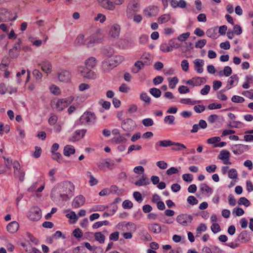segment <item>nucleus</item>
Returning <instances> with one entry per match:
<instances>
[{
  "mask_svg": "<svg viewBox=\"0 0 253 253\" xmlns=\"http://www.w3.org/2000/svg\"><path fill=\"white\" fill-rule=\"evenodd\" d=\"M145 64L148 65L149 64H150V63H145L143 62L142 61H136L134 65V67L132 68L131 71L133 73H138L141 69L144 68Z\"/></svg>",
  "mask_w": 253,
  "mask_h": 253,
  "instance_id": "5701e85b",
  "label": "nucleus"
},
{
  "mask_svg": "<svg viewBox=\"0 0 253 253\" xmlns=\"http://www.w3.org/2000/svg\"><path fill=\"white\" fill-rule=\"evenodd\" d=\"M74 189L75 187L72 183L69 181H65L61 183L59 192L70 194L74 191Z\"/></svg>",
  "mask_w": 253,
  "mask_h": 253,
  "instance_id": "6e6552de",
  "label": "nucleus"
},
{
  "mask_svg": "<svg viewBox=\"0 0 253 253\" xmlns=\"http://www.w3.org/2000/svg\"><path fill=\"white\" fill-rule=\"evenodd\" d=\"M178 90L179 93L181 94L186 93L190 91L189 88L184 85L180 86L178 87Z\"/></svg>",
  "mask_w": 253,
  "mask_h": 253,
  "instance_id": "e2e57ef3",
  "label": "nucleus"
},
{
  "mask_svg": "<svg viewBox=\"0 0 253 253\" xmlns=\"http://www.w3.org/2000/svg\"><path fill=\"white\" fill-rule=\"evenodd\" d=\"M115 67V63L110 61V58L102 62V68L104 72H108Z\"/></svg>",
  "mask_w": 253,
  "mask_h": 253,
  "instance_id": "f3484780",
  "label": "nucleus"
},
{
  "mask_svg": "<svg viewBox=\"0 0 253 253\" xmlns=\"http://www.w3.org/2000/svg\"><path fill=\"white\" fill-rule=\"evenodd\" d=\"M19 228V224L16 221H12L9 223L7 226V231L11 233H14L16 232Z\"/></svg>",
  "mask_w": 253,
  "mask_h": 253,
  "instance_id": "b1692460",
  "label": "nucleus"
},
{
  "mask_svg": "<svg viewBox=\"0 0 253 253\" xmlns=\"http://www.w3.org/2000/svg\"><path fill=\"white\" fill-rule=\"evenodd\" d=\"M230 154L229 151L226 150H222L220 151L218 156L219 159L223 160L224 159H229Z\"/></svg>",
  "mask_w": 253,
  "mask_h": 253,
  "instance_id": "c756f323",
  "label": "nucleus"
},
{
  "mask_svg": "<svg viewBox=\"0 0 253 253\" xmlns=\"http://www.w3.org/2000/svg\"><path fill=\"white\" fill-rule=\"evenodd\" d=\"M187 202H188L189 204L192 205H196L198 203V200L194 196H190L188 197V198H187Z\"/></svg>",
  "mask_w": 253,
  "mask_h": 253,
  "instance_id": "6e6d98bb",
  "label": "nucleus"
},
{
  "mask_svg": "<svg viewBox=\"0 0 253 253\" xmlns=\"http://www.w3.org/2000/svg\"><path fill=\"white\" fill-rule=\"evenodd\" d=\"M120 32V26L119 25L116 24L111 27L109 31V35L111 38L116 39L119 37Z\"/></svg>",
  "mask_w": 253,
  "mask_h": 253,
  "instance_id": "ddd939ff",
  "label": "nucleus"
},
{
  "mask_svg": "<svg viewBox=\"0 0 253 253\" xmlns=\"http://www.w3.org/2000/svg\"><path fill=\"white\" fill-rule=\"evenodd\" d=\"M220 140V138L219 137H213L210 138L207 140V142L209 144H216V142H219Z\"/></svg>",
  "mask_w": 253,
  "mask_h": 253,
  "instance_id": "69168bd1",
  "label": "nucleus"
},
{
  "mask_svg": "<svg viewBox=\"0 0 253 253\" xmlns=\"http://www.w3.org/2000/svg\"><path fill=\"white\" fill-rule=\"evenodd\" d=\"M133 207V203L129 200H126L123 203V207L124 209H130Z\"/></svg>",
  "mask_w": 253,
  "mask_h": 253,
  "instance_id": "de8ad7c7",
  "label": "nucleus"
},
{
  "mask_svg": "<svg viewBox=\"0 0 253 253\" xmlns=\"http://www.w3.org/2000/svg\"><path fill=\"white\" fill-rule=\"evenodd\" d=\"M106 20V16L101 14L99 13L97 16L94 18L95 21H99L101 23H103Z\"/></svg>",
  "mask_w": 253,
  "mask_h": 253,
  "instance_id": "338daca9",
  "label": "nucleus"
},
{
  "mask_svg": "<svg viewBox=\"0 0 253 253\" xmlns=\"http://www.w3.org/2000/svg\"><path fill=\"white\" fill-rule=\"evenodd\" d=\"M238 204L239 205H243L246 207H248L250 205V202L247 198L241 197L238 201Z\"/></svg>",
  "mask_w": 253,
  "mask_h": 253,
  "instance_id": "79ce46f5",
  "label": "nucleus"
},
{
  "mask_svg": "<svg viewBox=\"0 0 253 253\" xmlns=\"http://www.w3.org/2000/svg\"><path fill=\"white\" fill-rule=\"evenodd\" d=\"M206 82V80L204 78L195 77L187 81L186 84L193 86H198L205 83Z\"/></svg>",
  "mask_w": 253,
  "mask_h": 253,
  "instance_id": "9d476101",
  "label": "nucleus"
},
{
  "mask_svg": "<svg viewBox=\"0 0 253 253\" xmlns=\"http://www.w3.org/2000/svg\"><path fill=\"white\" fill-rule=\"evenodd\" d=\"M178 79L177 77H173L170 79L169 82V86L171 88H174L178 83Z\"/></svg>",
  "mask_w": 253,
  "mask_h": 253,
  "instance_id": "8fccbe9b",
  "label": "nucleus"
},
{
  "mask_svg": "<svg viewBox=\"0 0 253 253\" xmlns=\"http://www.w3.org/2000/svg\"><path fill=\"white\" fill-rule=\"evenodd\" d=\"M52 153V158L56 160L58 163H61L62 161V155L59 153L53 152Z\"/></svg>",
  "mask_w": 253,
  "mask_h": 253,
  "instance_id": "37998d69",
  "label": "nucleus"
},
{
  "mask_svg": "<svg viewBox=\"0 0 253 253\" xmlns=\"http://www.w3.org/2000/svg\"><path fill=\"white\" fill-rule=\"evenodd\" d=\"M160 49L164 52H169L172 50V48L167 43H162L160 46Z\"/></svg>",
  "mask_w": 253,
  "mask_h": 253,
  "instance_id": "a19ab883",
  "label": "nucleus"
},
{
  "mask_svg": "<svg viewBox=\"0 0 253 253\" xmlns=\"http://www.w3.org/2000/svg\"><path fill=\"white\" fill-rule=\"evenodd\" d=\"M228 175L231 179H236L238 176L237 170L234 169H230L228 171Z\"/></svg>",
  "mask_w": 253,
  "mask_h": 253,
  "instance_id": "ea45409f",
  "label": "nucleus"
},
{
  "mask_svg": "<svg viewBox=\"0 0 253 253\" xmlns=\"http://www.w3.org/2000/svg\"><path fill=\"white\" fill-rule=\"evenodd\" d=\"M75 153V149L74 147L70 145H67L65 146L63 150V154L66 156H70L71 154H74Z\"/></svg>",
  "mask_w": 253,
  "mask_h": 253,
  "instance_id": "c85d7f7f",
  "label": "nucleus"
},
{
  "mask_svg": "<svg viewBox=\"0 0 253 253\" xmlns=\"http://www.w3.org/2000/svg\"><path fill=\"white\" fill-rule=\"evenodd\" d=\"M73 100L72 97L59 99L56 104V108L59 111L63 110L68 107Z\"/></svg>",
  "mask_w": 253,
  "mask_h": 253,
  "instance_id": "0eeeda50",
  "label": "nucleus"
},
{
  "mask_svg": "<svg viewBox=\"0 0 253 253\" xmlns=\"http://www.w3.org/2000/svg\"><path fill=\"white\" fill-rule=\"evenodd\" d=\"M248 148V145H244L242 144L235 145L232 147V151L235 155H241L245 150Z\"/></svg>",
  "mask_w": 253,
  "mask_h": 253,
  "instance_id": "4468645a",
  "label": "nucleus"
},
{
  "mask_svg": "<svg viewBox=\"0 0 253 253\" xmlns=\"http://www.w3.org/2000/svg\"><path fill=\"white\" fill-rule=\"evenodd\" d=\"M143 125L145 126H150L153 125L154 122L152 119L150 118L145 119L142 121Z\"/></svg>",
  "mask_w": 253,
  "mask_h": 253,
  "instance_id": "a18cd8bd",
  "label": "nucleus"
},
{
  "mask_svg": "<svg viewBox=\"0 0 253 253\" xmlns=\"http://www.w3.org/2000/svg\"><path fill=\"white\" fill-rule=\"evenodd\" d=\"M150 184L149 179L144 174L142 175L141 178L135 182L136 186H145Z\"/></svg>",
  "mask_w": 253,
  "mask_h": 253,
  "instance_id": "bb28decb",
  "label": "nucleus"
},
{
  "mask_svg": "<svg viewBox=\"0 0 253 253\" xmlns=\"http://www.w3.org/2000/svg\"><path fill=\"white\" fill-rule=\"evenodd\" d=\"M190 33L187 32L185 33H183L180 36H179L177 38V39L181 42H184L186 40V39L189 37Z\"/></svg>",
  "mask_w": 253,
  "mask_h": 253,
  "instance_id": "bf43d9fd",
  "label": "nucleus"
},
{
  "mask_svg": "<svg viewBox=\"0 0 253 253\" xmlns=\"http://www.w3.org/2000/svg\"><path fill=\"white\" fill-rule=\"evenodd\" d=\"M242 94L250 99H253V89L250 90L244 91Z\"/></svg>",
  "mask_w": 253,
  "mask_h": 253,
  "instance_id": "052dcab7",
  "label": "nucleus"
},
{
  "mask_svg": "<svg viewBox=\"0 0 253 253\" xmlns=\"http://www.w3.org/2000/svg\"><path fill=\"white\" fill-rule=\"evenodd\" d=\"M71 74L67 70H63L58 73V79L60 82L67 83L70 81Z\"/></svg>",
  "mask_w": 253,
  "mask_h": 253,
  "instance_id": "9b49d317",
  "label": "nucleus"
},
{
  "mask_svg": "<svg viewBox=\"0 0 253 253\" xmlns=\"http://www.w3.org/2000/svg\"><path fill=\"white\" fill-rule=\"evenodd\" d=\"M181 66L182 70L186 72L189 69V63L187 60H183L181 61Z\"/></svg>",
  "mask_w": 253,
  "mask_h": 253,
  "instance_id": "4d7b16f0",
  "label": "nucleus"
},
{
  "mask_svg": "<svg viewBox=\"0 0 253 253\" xmlns=\"http://www.w3.org/2000/svg\"><path fill=\"white\" fill-rule=\"evenodd\" d=\"M174 121V117L173 116H167L165 118L164 122L169 125H172Z\"/></svg>",
  "mask_w": 253,
  "mask_h": 253,
  "instance_id": "864d4df0",
  "label": "nucleus"
},
{
  "mask_svg": "<svg viewBox=\"0 0 253 253\" xmlns=\"http://www.w3.org/2000/svg\"><path fill=\"white\" fill-rule=\"evenodd\" d=\"M115 141L117 143H123L126 141V139L123 135H119L114 138Z\"/></svg>",
  "mask_w": 253,
  "mask_h": 253,
  "instance_id": "5fc2aeb1",
  "label": "nucleus"
},
{
  "mask_svg": "<svg viewBox=\"0 0 253 253\" xmlns=\"http://www.w3.org/2000/svg\"><path fill=\"white\" fill-rule=\"evenodd\" d=\"M238 240L242 243L248 242L250 240V237L246 231H244L241 232L238 235Z\"/></svg>",
  "mask_w": 253,
  "mask_h": 253,
  "instance_id": "393cba45",
  "label": "nucleus"
},
{
  "mask_svg": "<svg viewBox=\"0 0 253 253\" xmlns=\"http://www.w3.org/2000/svg\"><path fill=\"white\" fill-rule=\"evenodd\" d=\"M231 100L235 103H243L245 101V99L241 96L234 95L232 97Z\"/></svg>",
  "mask_w": 253,
  "mask_h": 253,
  "instance_id": "c03bdc74",
  "label": "nucleus"
},
{
  "mask_svg": "<svg viewBox=\"0 0 253 253\" xmlns=\"http://www.w3.org/2000/svg\"><path fill=\"white\" fill-rule=\"evenodd\" d=\"M85 68L92 69L96 65V59L93 57H90L85 61Z\"/></svg>",
  "mask_w": 253,
  "mask_h": 253,
  "instance_id": "a878e982",
  "label": "nucleus"
},
{
  "mask_svg": "<svg viewBox=\"0 0 253 253\" xmlns=\"http://www.w3.org/2000/svg\"><path fill=\"white\" fill-rule=\"evenodd\" d=\"M39 65L41 66L42 70L47 74H50L52 71V65L51 63L47 61H42Z\"/></svg>",
  "mask_w": 253,
  "mask_h": 253,
  "instance_id": "a211bd4d",
  "label": "nucleus"
},
{
  "mask_svg": "<svg viewBox=\"0 0 253 253\" xmlns=\"http://www.w3.org/2000/svg\"><path fill=\"white\" fill-rule=\"evenodd\" d=\"M173 147L171 148L173 151H181L186 148V146L182 143L173 142Z\"/></svg>",
  "mask_w": 253,
  "mask_h": 253,
  "instance_id": "473e14b6",
  "label": "nucleus"
},
{
  "mask_svg": "<svg viewBox=\"0 0 253 253\" xmlns=\"http://www.w3.org/2000/svg\"><path fill=\"white\" fill-rule=\"evenodd\" d=\"M88 175L89 176L90 180L89 181V183L91 186H93L97 184L98 181L96 179H95L93 175L91 174L90 172H87Z\"/></svg>",
  "mask_w": 253,
  "mask_h": 253,
  "instance_id": "603ef678",
  "label": "nucleus"
},
{
  "mask_svg": "<svg viewBox=\"0 0 253 253\" xmlns=\"http://www.w3.org/2000/svg\"><path fill=\"white\" fill-rule=\"evenodd\" d=\"M33 75L37 80H41L42 77V73L37 69H35L33 71Z\"/></svg>",
  "mask_w": 253,
  "mask_h": 253,
  "instance_id": "09e8293b",
  "label": "nucleus"
},
{
  "mask_svg": "<svg viewBox=\"0 0 253 253\" xmlns=\"http://www.w3.org/2000/svg\"><path fill=\"white\" fill-rule=\"evenodd\" d=\"M211 230L214 233L219 232L220 230L219 225L217 223L212 224L211 226Z\"/></svg>",
  "mask_w": 253,
  "mask_h": 253,
  "instance_id": "774afa93",
  "label": "nucleus"
},
{
  "mask_svg": "<svg viewBox=\"0 0 253 253\" xmlns=\"http://www.w3.org/2000/svg\"><path fill=\"white\" fill-rule=\"evenodd\" d=\"M100 5L108 10H113L115 9V6L114 3L109 0H102L100 2Z\"/></svg>",
  "mask_w": 253,
  "mask_h": 253,
  "instance_id": "4be33fe9",
  "label": "nucleus"
},
{
  "mask_svg": "<svg viewBox=\"0 0 253 253\" xmlns=\"http://www.w3.org/2000/svg\"><path fill=\"white\" fill-rule=\"evenodd\" d=\"M206 34L208 37L212 38V39H215L216 38V34L214 32V30L212 29H209L206 32Z\"/></svg>",
  "mask_w": 253,
  "mask_h": 253,
  "instance_id": "680f3d73",
  "label": "nucleus"
},
{
  "mask_svg": "<svg viewBox=\"0 0 253 253\" xmlns=\"http://www.w3.org/2000/svg\"><path fill=\"white\" fill-rule=\"evenodd\" d=\"M173 141L170 140H160L157 142L155 145V148L156 150L159 151L161 147H167L173 145Z\"/></svg>",
  "mask_w": 253,
  "mask_h": 253,
  "instance_id": "2eb2a0df",
  "label": "nucleus"
},
{
  "mask_svg": "<svg viewBox=\"0 0 253 253\" xmlns=\"http://www.w3.org/2000/svg\"><path fill=\"white\" fill-rule=\"evenodd\" d=\"M144 14L146 16L152 17L155 16L158 12V9L157 6H149L144 10Z\"/></svg>",
  "mask_w": 253,
  "mask_h": 253,
  "instance_id": "f8f14e48",
  "label": "nucleus"
},
{
  "mask_svg": "<svg viewBox=\"0 0 253 253\" xmlns=\"http://www.w3.org/2000/svg\"><path fill=\"white\" fill-rule=\"evenodd\" d=\"M207 43V41L205 39H203L198 41L195 43V47L196 48H202Z\"/></svg>",
  "mask_w": 253,
  "mask_h": 253,
  "instance_id": "49530a36",
  "label": "nucleus"
},
{
  "mask_svg": "<svg viewBox=\"0 0 253 253\" xmlns=\"http://www.w3.org/2000/svg\"><path fill=\"white\" fill-rule=\"evenodd\" d=\"M242 32V28L241 26L239 25H236L234 26L233 28V33L237 35H240Z\"/></svg>",
  "mask_w": 253,
  "mask_h": 253,
  "instance_id": "0e129e2a",
  "label": "nucleus"
},
{
  "mask_svg": "<svg viewBox=\"0 0 253 253\" xmlns=\"http://www.w3.org/2000/svg\"><path fill=\"white\" fill-rule=\"evenodd\" d=\"M170 19V16L169 14H164L158 18V22L160 24H163L169 21Z\"/></svg>",
  "mask_w": 253,
  "mask_h": 253,
  "instance_id": "c9c22d12",
  "label": "nucleus"
},
{
  "mask_svg": "<svg viewBox=\"0 0 253 253\" xmlns=\"http://www.w3.org/2000/svg\"><path fill=\"white\" fill-rule=\"evenodd\" d=\"M148 227L150 231L156 234H158L161 231V227L158 223L149 224Z\"/></svg>",
  "mask_w": 253,
  "mask_h": 253,
  "instance_id": "cd10ccee",
  "label": "nucleus"
},
{
  "mask_svg": "<svg viewBox=\"0 0 253 253\" xmlns=\"http://www.w3.org/2000/svg\"><path fill=\"white\" fill-rule=\"evenodd\" d=\"M200 190L203 192H206L207 193L210 194H211L213 191L212 188L205 183H203L200 185Z\"/></svg>",
  "mask_w": 253,
  "mask_h": 253,
  "instance_id": "72a5a7b5",
  "label": "nucleus"
},
{
  "mask_svg": "<svg viewBox=\"0 0 253 253\" xmlns=\"http://www.w3.org/2000/svg\"><path fill=\"white\" fill-rule=\"evenodd\" d=\"M78 72L84 78L93 80L96 78L95 73L90 69L85 68L84 67L81 66L78 68Z\"/></svg>",
  "mask_w": 253,
  "mask_h": 253,
  "instance_id": "f03ea898",
  "label": "nucleus"
},
{
  "mask_svg": "<svg viewBox=\"0 0 253 253\" xmlns=\"http://www.w3.org/2000/svg\"><path fill=\"white\" fill-rule=\"evenodd\" d=\"M20 42V40H19L18 42L16 43L14 45V46L13 48L10 49L9 51V54L10 56L12 58H14L18 56L19 55V52L20 51V47L19 45V42Z\"/></svg>",
  "mask_w": 253,
  "mask_h": 253,
  "instance_id": "aec40b11",
  "label": "nucleus"
},
{
  "mask_svg": "<svg viewBox=\"0 0 253 253\" xmlns=\"http://www.w3.org/2000/svg\"><path fill=\"white\" fill-rule=\"evenodd\" d=\"M14 174L15 177H18L19 180L22 182L24 179L25 172L21 170H14Z\"/></svg>",
  "mask_w": 253,
  "mask_h": 253,
  "instance_id": "f704fd0d",
  "label": "nucleus"
},
{
  "mask_svg": "<svg viewBox=\"0 0 253 253\" xmlns=\"http://www.w3.org/2000/svg\"><path fill=\"white\" fill-rule=\"evenodd\" d=\"M95 240L98 241L100 243L103 244L104 243L105 237L102 234L101 232H96L94 235Z\"/></svg>",
  "mask_w": 253,
  "mask_h": 253,
  "instance_id": "2f4dec72",
  "label": "nucleus"
},
{
  "mask_svg": "<svg viewBox=\"0 0 253 253\" xmlns=\"http://www.w3.org/2000/svg\"><path fill=\"white\" fill-rule=\"evenodd\" d=\"M135 127V123L131 119H126L122 123V128L126 131L132 130Z\"/></svg>",
  "mask_w": 253,
  "mask_h": 253,
  "instance_id": "1a4fd4ad",
  "label": "nucleus"
},
{
  "mask_svg": "<svg viewBox=\"0 0 253 253\" xmlns=\"http://www.w3.org/2000/svg\"><path fill=\"white\" fill-rule=\"evenodd\" d=\"M149 92L156 98L159 97L161 95V90L157 88L153 87L150 89Z\"/></svg>",
  "mask_w": 253,
  "mask_h": 253,
  "instance_id": "e433bc0d",
  "label": "nucleus"
},
{
  "mask_svg": "<svg viewBox=\"0 0 253 253\" xmlns=\"http://www.w3.org/2000/svg\"><path fill=\"white\" fill-rule=\"evenodd\" d=\"M57 121V117L54 114H51L48 123L50 125H54Z\"/></svg>",
  "mask_w": 253,
  "mask_h": 253,
  "instance_id": "13d9d810",
  "label": "nucleus"
},
{
  "mask_svg": "<svg viewBox=\"0 0 253 253\" xmlns=\"http://www.w3.org/2000/svg\"><path fill=\"white\" fill-rule=\"evenodd\" d=\"M85 202V198L83 195L77 196L72 203V206L75 208H78L83 206Z\"/></svg>",
  "mask_w": 253,
  "mask_h": 253,
  "instance_id": "dca6fc26",
  "label": "nucleus"
},
{
  "mask_svg": "<svg viewBox=\"0 0 253 253\" xmlns=\"http://www.w3.org/2000/svg\"><path fill=\"white\" fill-rule=\"evenodd\" d=\"M194 67L195 70L198 73H202L203 72V66L204 61L202 59H196L194 61Z\"/></svg>",
  "mask_w": 253,
  "mask_h": 253,
  "instance_id": "6ab92c4d",
  "label": "nucleus"
},
{
  "mask_svg": "<svg viewBox=\"0 0 253 253\" xmlns=\"http://www.w3.org/2000/svg\"><path fill=\"white\" fill-rule=\"evenodd\" d=\"M93 36L90 37L89 39L85 41L84 40V36L83 35H79L75 40V43L77 44H86L89 46L92 43L98 42V40L93 39Z\"/></svg>",
  "mask_w": 253,
  "mask_h": 253,
  "instance_id": "20e7f679",
  "label": "nucleus"
},
{
  "mask_svg": "<svg viewBox=\"0 0 253 253\" xmlns=\"http://www.w3.org/2000/svg\"><path fill=\"white\" fill-rule=\"evenodd\" d=\"M86 131V129L78 130L76 131L74 135L70 138V140L72 141H76L80 140L84 136Z\"/></svg>",
  "mask_w": 253,
  "mask_h": 253,
  "instance_id": "412c9836",
  "label": "nucleus"
},
{
  "mask_svg": "<svg viewBox=\"0 0 253 253\" xmlns=\"http://www.w3.org/2000/svg\"><path fill=\"white\" fill-rule=\"evenodd\" d=\"M96 116L94 113L87 112L84 113L80 118L79 122L81 125H93L96 120Z\"/></svg>",
  "mask_w": 253,
  "mask_h": 253,
  "instance_id": "f257e3e1",
  "label": "nucleus"
},
{
  "mask_svg": "<svg viewBox=\"0 0 253 253\" xmlns=\"http://www.w3.org/2000/svg\"><path fill=\"white\" fill-rule=\"evenodd\" d=\"M193 219V217L191 215L186 213H182L178 215L176 219V221L178 223L183 226H187L190 224Z\"/></svg>",
  "mask_w": 253,
  "mask_h": 253,
  "instance_id": "7ed1b4c3",
  "label": "nucleus"
},
{
  "mask_svg": "<svg viewBox=\"0 0 253 253\" xmlns=\"http://www.w3.org/2000/svg\"><path fill=\"white\" fill-rule=\"evenodd\" d=\"M11 12L6 9H0V23L15 20L17 18V16L15 15L13 18H11Z\"/></svg>",
  "mask_w": 253,
  "mask_h": 253,
  "instance_id": "423d86ee",
  "label": "nucleus"
},
{
  "mask_svg": "<svg viewBox=\"0 0 253 253\" xmlns=\"http://www.w3.org/2000/svg\"><path fill=\"white\" fill-rule=\"evenodd\" d=\"M110 61L115 63V67L119 64L121 63L124 60V58L120 55L111 56L109 57Z\"/></svg>",
  "mask_w": 253,
  "mask_h": 253,
  "instance_id": "7c9ffc66",
  "label": "nucleus"
},
{
  "mask_svg": "<svg viewBox=\"0 0 253 253\" xmlns=\"http://www.w3.org/2000/svg\"><path fill=\"white\" fill-rule=\"evenodd\" d=\"M242 126L243 124L241 122L233 121L230 123L228 126L231 128H240Z\"/></svg>",
  "mask_w": 253,
  "mask_h": 253,
  "instance_id": "58836bf2",
  "label": "nucleus"
},
{
  "mask_svg": "<svg viewBox=\"0 0 253 253\" xmlns=\"http://www.w3.org/2000/svg\"><path fill=\"white\" fill-rule=\"evenodd\" d=\"M207 230V227L204 223L200 224L197 227L196 232L197 234H200L202 232L205 231Z\"/></svg>",
  "mask_w": 253,
  "mask_h": 253,
  "instance_id": "3c124183",
  "label": "nucleus"
},
{
  "mask_svg": "<svg viewBox=\"0 0 253 253\" xmlns=\"http://www.w3.org/2000/svg\"><path fill=\"white\" fill-rule=\"evenodd\" d=\"M42 217V211L37 207H33L28 213L29 218L33 221H38Z\"/></svg>",
  "mask_w": 253,
  "mask_h": 253,
  "instance_id": "39448f33",
  "label": "nucleus"
},
{
  "mask_svg": "<svg viewBox=\"0 0 253 253\" xmlns=\"http://www.w3.org/2000/svg\"><path fill=\"white\" fill-rule=\"evenodd\" d=\"M140 98L146 104H150L151 102V98L145 92L141 93Z\"/></svg>",
  "mask_w": 253,
  "mask_h": 253,
  "instance_id": "4c0bfd02",
  "label": "nucleus"
}]
</instances>
